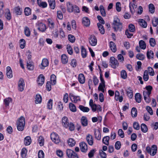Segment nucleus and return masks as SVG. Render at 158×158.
Instances as JSON below:
<instances>
[{"label":"nucleus","mask_w":158,"mask_h":158,"mask_svg":"<svg viewBox=\"0 0 158 158\" xmlns=\"http://www.w3.org/2000/svg\"><path fill=\"white\" fill-rule=\"evenodd\" d=\"M39 158H44V155L43 151L42 150H40L38 153Z\"/></svg>","instance_id":"nucleus-64"},{"label":"nucleus","mask_w":158,"mask_h":158,"mask_svg":"<svg viewBox=\"0 0 158 158\" xmlns=\"http://www.w3.org/2000/svg\"><path fill=\"white\" fill-rule=\"evenodd\" d=\"M68 40L69 41L72 43H73L75 40V38L73 35L69 34L68 35Z\"/></svg>","instance_id":"nucleus-48"},{"label":"nucleus","mask_w":158,"mask_h":158,"mask_svg":"<svg viewBox=\"0 0 158 158\" xmlns=\"http://www.w3.org/2000/svg\"><path fill=\"white\" fill-rule=\"evenodd\" d=\"M49 5L50 8L54 9L55 7V1H48Z\"/></svg>","instance_id":"nucleus-54"},{"label":"nucleus","mask_w":158,"mask_h":158,"mask_svg":"<svg viewBox=\"0 0 158 158\" xmlns=\"http://www.w3.org/2000/svg\"><path fill=\"white\" fill-rule=\"evenodd\" d=\"M89 40L90 44L92 46H95L97 45V40L96 37L94 35H90L89 38Z\"/></svg>","instance_id":"nucleus-6"},{"label":"nucleus","mask_w":158,"mask_h":158,"mask_svg":"<svg viewBox=\"0 0 158 158\" xmlns=\"http://www.w3.org/2000/svg\"><path fill=\"white\" fill-rule=\"evenodd\" d=\"M38 142L40 146H42L44 144V139L42 136H40L39 138Z\"/></svg>","instance_id":"nucleus-58"},{"label":"nucleus","mask_w":158,"mask_h":158,"mask_svg":"<svg viewBox=\"0 0 158 158\" xmlns=\"http://www.w3.org/2000/svg\"><path fill=\"white\" fill-rule=\"evenodd\" d=\"M38 29L40 31L42 32H44L46 30V26L45 25L42 23H40L38 24Z\"/></svg>","instance_id":"nucleus-13"},{"label":"nucleus","mask_w":158,"mask_h":158,"mask_svg":"<svg viewBox=\"0 0 158 158\" xmlns=\"http://www.w3.org/2000/svg\"><path fill=\"white\" fill-rule=\"evenodd\" d=\"M141 129L142 131L144 133L148 131L147 126L144 124H142L141 126Z\"/></svg>","instance_id":"nucleus-49"},{"label":"nucleus","mask_w":158,"mask_h":158,"mask_svg":"<svg viewBox=\"0 0 158 158\" xmlns=\"http://www.w3.org/2000/svg\"><path fill=\"white\" fill-rule=\"evenodd\" d=\"M25 83L23 79L20 78L18 82V89L21 92L24 89Z\"/></svg>","instance_id":"nucleus-7"},{"label":"nucleus","mask_w":158,"mask_h":158,"mask_svg":"<svg viewBox=\"0 0 158 158\" xmlns=\"http://www.w3.org/2000/svg\"><path fill=\"white\" fill-rule=\"evenodd\" d=\"M81 54L82 57L83 58H85L87 56L86 50L83 46L81 47Z\"/></svg>","instance_id":"nucleus-32"},{"label":"nucleus","mask_w":158,"mask_h":158,"mask_svg":"<svg viewBox=\"0 0 158 158\" xmlns=\"http://www.w3.org/2000/svg\"><path fill=\"white\" fill-rule=\"evenodd\" d=\"M78 80L81 84H83L85 82V77L84 75L82 73L79 74L78 76Z\"/></svg>","instance_id":"nucleus-28"},{"label":"nucleus","mask_w":158,"mask_h":158,"mask_svg":"<svg viewBox=\"0 0 158 158\" xmlns=\"http://www.w3.org/2000/svg\"><path fill=\"white\" fill-rule=\"evenodd\" d=\"M110 137L108 136H105L102 139V142L106 145H108L109 144V140Z\"/></svg>","instance_id":"nucleus-30"},{"label":"nucleus","mask_w":158,"mask_h":158,"mask_svg":"<svg viewBox=\"0 0 158 158\" xmlns=\"http://www.w3.org/2000/svg\"><path fill=\"white\" fill-rule=\"evenodd\" d=\"M97 26L101 33L102 34H104L105 31L103 26L101 23H97Z\"/></svg>","instance_id":"nucleus-29"},{"label":"nucleus","mask_w":158,"mask_h":158,"mask_svg":"<svg viewBox=\"0 0 158 158\" xmlns=\"http://www.w3.org/2000/svg\"><path fill=\"white\" fill-rule=\"evenodd\" d=\"M80 146L81 151L85 152L88 150L87 145L85 142H82L80 143Z\"/></svg>","instance_id":"nucleus-8"},{"label":"nucleus","mask_w":158,"mask_h":158,"mask_svg":"<svg viewBox=\"0 0 158 158\" xmlns=\"http://www.w3.org/2000/svg\"><path fill=\"white\" fill-rule=\"evenodd\" d=\"M67 10L69 12H72L73 7L74 5H73L70 2H68L67 4Z\"/></svg>","instance_id":"nucleus-24"},{"label":"nucleus","mask_w":158,"mask_h":158,"mask_svg":"<svg viewBox=\"0 0 158 158\" xmlns=\"http://www.w3.org/2000/svg\"><path fill=\"white\" fill-rule=\"evenodd\" d=\"M73 12L75 14L79 13L80 12L79 8L76 5H74V7H73Z\"/></svg>","instance_id":"nucleus-52"},{"label":"nucleus","mask_w":158,"mask_h":158,"mask_svg":"<svg viewBox=\"0 0 158 158\" xmlns=\"http://www.w3.org/2000/svg\"><path fill=\"white\" fill-rule=\"evenodd\" d=\"M126 91L128 96L130 98H131L133 97V91L130 87H128Z\"/></svg>","instance_id":"nucleus-22"},{"label":"nucleus","mask_w":158,"mask_h":158,"mask_svg":"<svg viewBox=\"0 0 158 158\" xmlns=\"http://www.w3.org/2000/svg\"><path fill=\"white\" fill-rule=\"evenodd\" d=\"M152 154H151V155L152 156H154L155 155L157 151V147L156 145H153L152 146Z\"/></svg>","instance_id":"nucleus-34"},{"label":"nucleus","mask_w":158,"mask_h":158,"mask_svg":"<svg viewBox=\"0 0 158 158\" xmlns=\"http://www.w3.org/2000/svg\"><path fill=\"white\" fill-rule=\"evenodd\" d=\"M35 102L36 104L40 103L41 102L42 98L40 94H36L35 97Z\"/></svg>","instance_id":"nucleus-20"},{"label":"nucleus","mask_w":158,"mask_h":158,"mask_svg":"<svg viewBox=\"0 0 158 158\" xmlns=\"http://www.w3.org/2000/svg\"><path fill=\"white\" fill-rule=\"evenodd\" d=\"M110 65L114 69H115L119 65L117 60L114 57L112 56L110 58Z\"/></svg>","instance_id":"nucleus-5"},{"label":"nucleus","mask_w":158,"mask_h":158,"mask_svg":"<svg viewBox=\"0 0 158 158\" xmlns=\"http://www.w3.org/2000/svg\"><path fill=\"white\" fill-rule=\"evenodd\" d=\"M110 49L113 52H115L117 50L116 45L112 41L110 42Z\"/></svg>","instance_id":"nucleus-21"},{"label":"nucleus","mask_w":158,"mask_h":158,"mask_svg":"<svg viewBox=\"0 0 158 158\" xmlns=\"http://www.w3.org/2000/svg\"><path fill=\"white\" fill-rule=\"evenodd\" d=\"M147 56L148 59L153 58L154 56V53L152 50L148 51L147 53Z\"/></svg>","instance_id":"nucleus-42"},{"label":"nucleus","mask_w":158,"mask_h":158,"mask_svg":"<svg viewBox=\"0 0 158 158\" xmlns=\"http://www.w3.org/2000/svg\"><path fill=\"white\" fill-rule=\"evenodd\" d=\"M51 139L55 144H58L60 141L58 135L54 132L52 133L51 135Z\"/></svg>","instance_id":"nucleus-4"},{"label":"nucleus","mask_w":158,"mask_h":158,"mask_svg":"<svg viewBox=\"0 0 158 158\" xmlns=\"http://www.w3.org/2000/svg\"><path fill=\"white\" fill-rule=\"evenodd\" d=\"M128 28L130 32H134L135 31V26L133 24H130L128 26Z\"/></svg>","instance_id":"nucleus-59"},{"label":"nucleus","mask_w":158,"mask_h":158,"mask_svg":"<svg viewBox=\"0 0 158 158\" xmlns=\"http://www.w3.org/2000/svg\"><path fill=\"white\" fill-rule=\"evenodd\" d=\"M139 23L140 26L144 28H146L147 26V23L143 19H140Z\"/></svg>","instance_id":"nucleus-38"},{"label":"nucleus","mask_w":158,"mask_h":158,"mask_svg":"<svg viewBox=\"0 0 158 158\" xmlns=\"http://www.w3.org/2000/svg\"><path fill=\"white\" fill-rule=\"evenodd\" d=\"M24 12L25 15L28 16L31 14V9L29 7H26L24 9Z\"/></svg>","instance_id":"nucleus-37"},{"label":"nucleus","mask_w":158,"mask_h":158,"mask_svg":"<svg viewBox=\"0 0 158 158\" xmlns=\"http://www.w3.org/2000/svg\"><path fill=\"white\" fill-rule=\"evenodd\" d=\"M81 122L83 126H87L88 124V121L86 118L85 116H82L81 118Z\"/></svg>","instance_id":"nucleus-26"},{"label":"nucleus","mask_w":158,"mask_h":158,"mask_svg":"<svg viewBox=\"0 0 158 158\" xmlns=\"http://www.w3.org/2000/svg\"><path fill=\"white\" fill-rule=\"evenodd\" d=\"M94 135L95 139L98 140H100L101 139V134L99 130H94Z\"/></svg>","instance_id":"nucleus-18"},{"label":"nucleus","mask_w":158,"mask_h":158,"mask_svg":"<svg viewBox=\"0 0 158 158\" xmlns=\"http://www.w3.org/2000/svg\"><path fill=\"white\" fill-rule=\"evenodd\" d=\"M49 64L48 60L46 58H44L43 59L41 63V67L40 68L41 69H44V68L48 66Z\"/></svg>","instance_id":"nucleus-15"},{"label":"nucleus","mask_w":158,"mask_h":158,"mask_svg":"<svg viewBox=\"0 0 158 158\" xmlns=\"http://www.w3.org/2000/svg\"><path fill=\"white\" fill-rule=\"evenodd\" d=\"M121 143L119 141H117L115 145V148L117 150H119L121 148Z\"/></svg>","instance_id":"nucleus-63"},{"label":"nucleus","mask_w":158,"mask_h":158,"mask_svg":"<svg viewBox=\"0 0 158 158\" xmlns=\"http://www.w3.org/2000/svg\"><path fill=\"white\" fill-rule=\"evenodd\" d=\"M24 32L25 35L29 37L30 35V31L29 28L27 27H26L24 28Z\"/></svg>","instance_id":"nucleus-50"},{"label":"nucleus","mask_w":158,"mask_h":158,"mask_svg":"<svg viewBox=\"0 0 158 158\" xmlns=\"http://www.w3.org/2000/svg\"><path fill=\"white\" fill-rule=\"evenodd\" d=\"M5 17L7 19L10 20L11 19V15L10 10L8 9L6 10L5 12Z\"/></svg>","instance_id":"nucleus-27"},{"label":"nucleus","mask_w":158,"mask_h":158,"mask_svg":"<svg viewBox=\"0 0 158 158\" xmlns=\"http://www.w3.org/2000/svg\"><path fill=\"white\" fill-rule=\"evenodd\" d=\"M48 22L49 27L53 29L54 27V24L52 20L50 19H48Z\"/></svg>","instance_id":"nucleus-46"},{"label":"nucleus","mask_w":158,"mask_h":158,"mask_svg":"<svg viewBox=\"0 0 158 158\" xmlns=\"http://www.w3.org/2000/svg\"><path fill=\"white\" fill-rule=\"evenodd\" d=\"M67 49L68 53L70 55H72L73 53V50L71 46L69 44L67 45Z\"/></svg>","instance_id":"nucleus-61"},{"label":"nucleus","mask_w":158,"mask_h":158,"mask_svg":"<svg viewBox=\"0 0 158 158\" xmlns=\"http://www.w3.org/2000/svg\"><path fill=\"white\" fill-rule=\"evenodd\" d=\"M27 67L28 69L30 70H33L34 68L33 63L30 61V60L27 61Z\"/></svg>","instance_id":"nucleus-25"},{"label":"nucleus","mask_w":158,"mask_h":158,"mask_svg":"<svg viewBox=\"0 0 158 158\" xmlns=\"http://www.w3.org/2000/svg\"><path fill=\"white\" fill-rule=\"evenodd\" d=\"M62 124L63 127L65 128L69 127V122L68 118L66 117H64L62 119Z\"/></svg>","instance_id":"nucleus-11"},{"label":"nucleus","mask_w":158,"mask_h":158,"mask_svg":"<svg viewBox=\"0 0 158 158\" xmlns=\"http://www.w3.org/2000/svg\"><path fill=\"white\" fill-rule=\"evenodd\" d=\"M100 10L102 16L103 17H105L106 16V13L103 6L101 5L100 6Z\"/></svg>","instance_id":"nucleus-47"},{"label":"nucleus","mask_w":158,"mask_h":158,"mask_svg":"<svg viewBox=\"0 0 158 158\" xmlns=\"http://www.w3.org/2000/svg\"><path fill=\"white\" fill-rule=\"evenodd\" d=\"M135 98L136 102L139 103L141 102L142 96L140 93H136L135 95Z\"/></svg>","instance_id":"nucleus-23"},{"label":"nucleus","mask_w":158,"mask_h":158,"mask_svg":"<svg viewBox=\"0 0 158 158\" xmlns=\"http://www.w3.org/2000/svg\"><path fill=\"white\" fill-rule=\"evenodd\" d=\"M149 79L148 72L147 70L145 71L143 74V79L145 81H147Z\"/></svg>","instance_id":"nucleus-51"},{"label":"nucleus","mask_w":158,"mask_h":158,"mask_svg":"<svg viewBox=\"0 0 158 158\" xmlns=\"http://www.w3.org/2000/svg\"><path fill=\"white\" fill-rule=\"evenodd\" d=\"M44 77L43 74H40L38 78L37 82L38 85L42 86L44 83Z\"/></svg>","instance_id":"nucleus-10"},{"label":"nucleus","mask_w":158,"mask_h":158,"mask_svg":"<svg viewBox=\"0 0 158 158\" xmlns=\"http://www.w3.org/2000/svg\"><path fill=\"white\" fill-rule=\"evenodd\" d=\"M51 81L52 85H55L56 83V77L54 74H52L51 76Z\"/></svg>","instance_id":"nucleus-43"},{"label":"nucleus","mask_w":158,"mask_h":158,"mask_svg":"<svg viewBox=\"0 0 158 158\" xmlns=\"http://www.w3.org/2000/svg\"><path fill=\"white\" fill-rule=\"evenodd\" d=\"M37 3L40 7L43 8L46 7L47 5L46 2H41V1H37Z\"/></svg>","instance_id":"nucleus-39"},{"label":"nucleus","mask_w":158,"mask_h":158,"mask_svg":"<svg viewBox=\"0 0 158 158\" xmlns=\"http://www.w3.org/2000/svg\"><path fill=\"white\" fill-rule=\"evenodd\" d=\"M14 10L15 12L17 15H21L22 14V9L19 7L17 6L15 7Z\"/></svg>","instance_id":"nucleus-40"},{"label":"nucleus","mask_w":158,"mask_h":158,"mask_svg":"<svg viewBox=\"0 0 158 158\" xmlns=\"http://www.w3.org/2000/svg\"><path fill=\"white\" fill-rule=\"evenodd\" d=\"M83 24L86 27L89 26L90 24V21L88 18L86 17L83 18L82 19Z\"/></svg>","instance_id":"nucleus-17"},{"label":"nucleus","mask_w":158,"mask_h":158,"mask_svg":"<svg viewBox=\"0 0 158 158\" xmlns=\"http://www.w3.org/2000/svg\"><path fill=\"white\" fill-rule=\"evenodd\" d=\"M6 74L7 77L9 78H11L13 77L12 71L10 66H7L6 67Z\"/></svg>","instance_id":"nucleus-14"},{"label":"nucleus","mask_w":158,"mask_h":158,"mask_svg":"<svg viewBox=\"0 0 158 158\" xmlns=\"http://www.w3.org/2000/svg\"><path fill=\"white\" fill-rule=\"evenodd\" d=\"M135 1H133L132 2H131L129 4V7L132 14H133L134 12V9H136L137 7V5L135 3Z\"/></svg>","instance_id":"nucleus-16"},{"label":"nucleus","mask_w":158,"mask_h":158,"mask_svg":"<svg viewBox=\"0 0 158 158\" xmlns=\"http://www.w3.org/2000/svg\"><path fill=\"white\" fill-rule=\"evenodd\" d=\"M61 59L62 63L64 64H66L68 61V59L67 56L65 54H63L61 56Z\"/></svg>","instance_id":"nucleus-33"},{"label":"nucleus","mask_w":158,"mask_h":158,"mask_svg":"<svg viewBox=\"0 0 158 158\" xmlns=\"http://www.w3.org/2000/svg\"><path fill=\"white\" fill-rule=\"evenodd\" d=\"M69 96L71 100L74 103H77L78 101H81V98L79 96H75L72 94H70Z\"/></svg>","instance_id":"nucleus-9"},{"label":"nucleus","mask_w":158,"mask_h":158,"mask_svg":"<svg viewBox=\"0 0 158 158\" xmlns=\"http://www.w3.org/2000/svg\"><path fill=\"white\" fill-rule=\"evenodd\" d=\"M148 71L149 74L150 76H153L154 75V72L152 68L149 67L148 68Z\"/></svg>","instance_id":"nucleus-60"},{"label":"nucleus","mask_w":158,"mask_h":158,"mask_svg":"<svg viewBox=\"0 0 158 158\" xmlns=\"http://www.w3.org/2000/svg\"><path fill=\"white\" fill-rule=\"evenodd\" d=\"M69 107L70 110L73 112H75L77 110L76 107L75 105L72 103H70L69 104Z\"/></svg>","instance_id":"nucleus-36"},{"label":"nucleus","mask_w":158,"mask_h":158,"mask_svg":"<svg viewBox=\"0 0 158 158\" xmlns=\"http://www.w3.org/2000/svg\"><path fill=\"white\" fill-rule=\"evenodd\" d=\"M113 28L115 31L118 30L121 31L122 26V23L120 22L119 19L117 18H114L113 22Z\"/></svg>","instance_id":"nucleus-2"},{"label":"nucleus","mask_w":158,"mask_h":158,"mask_svg":"<svg viewBox=\"0 0 158 158\" xmlns=\"http://www.w3.org/2000/svg\"><path fill=\"white\" fill-rule=\"evenodd\" d=\"M137 110L135 108L133 107L131 109V115L133 117H135L137 115Z\"/></svg>","instance_id":"nucleus-45"},{"label":"nucleus","mask_w":158,"mask_h":158,"mask_svg":"<svg viewBox=\"0 0 158 158\" xmlns=\"http://www.w3.org/2000/svg\"><path fill=\"white\" fill-rule=\"evenodd\" d=\"M121 77L123 79H125L127 78V73L125 70H123L121 71Z\"/></svg>","instance_id":"nucleus-56"},{"label":"nucleus","mask_w":158,"mask_h":158,"mask_svg":"<svg viewBox=\"0 0 158 158\" xmlns=\"http://www.w3.org/2000/svg\"><path fill=\"white\" fill-rule=\"evenodd\" d=\"M152 24L153 26L154 27L157 26L158 24V18H154L152 20Z\"/></svg>","instance_id":"nucleus-62"},{"label":"nucleus","mask_w":158,"mask_h":158,"mask_svg":"<svg viewBox=\"0 0 158 158\" xmlns=\"http://www.w3.org/2000/svg\"><path fill=\"white\" fill-rule=\"evenodd\" d=\"M12 98H5L4 100V102L5 104V106H8L9 105V103L11 102Z\"/></svg>","instance_id":"nucleus-44"},{"label":"nucleus","mask_w":158,"mask_h":158,"mask_svg":"<svg viewBox=\"0 0 158 158\" xmlns=\"http://www.w3.org/2000/svg\"><path fill=\"white\" fill-rule=\"evenodd\" d=\"M68 143L69 145L71 147L74 146L76 142L73 139H69L68 141Z\"/></svg>","instance_id":"nucleus-41"},{"label":"nucleus","mask_w":158,"mask_h":158,"mask_svg":"<svg viewBox=\"0 0 158 158\" xmlns=\"http://www.w3.org/2000/svg\"><path fill=\"white\" fill-rule=\"evenodd\" d=\"M79 108L81 111L84 112H87L89 110V109L88 107H85L82 105H80Z\"/></svg>","instance_id":"nucleus-31"},{"label":"nucleus","mask_w":158,"mask_h":158,"mask_svg":"<svg viewBox=\"0 0 158 158\" xmlns=\"http://www.w3.org/2000/svg\"><path fill=\"white\" fill-rule=\"evenodd\" d=\"M20 46L21 48L23 49L24 48L25 45V41L23 39H22L20 40Z\"/></svg>","instance_id":"nucleus-55"},{"label":"nucleus","mask_w":158,"mask_h":158,"mask_svg":"<svg viewBox=\"0 0 158 158\" xmlns=\"http://www.w3.org/2000/svg\"><path fill=\"white\" fill-rule=\"evenodd\" d=\"M24 144L26 146L30 145L31 142V140L30 136H27L25 138L24 140Z\"/></svg>","instance_id":"nucleus-19"},{"label":"nucleus","mask_w":158,"mask_h":158,"mask_svg":"<svg viewBox=\"0 0 158 158\" xmlns=\"http://www.w3.org/2000/svg\"><path fill=\"white\" fill-rule=\"evenodd\" d=\"M27 150L25 148H23L21 150V154L23 158H25L27 154Z\"/></svg>","instance_id":"nucleus-53"},{"label":"nucleus","mask_w":158,"mask_h":158,"mask_svg":"<svg viewBox=\"0 0 158 158\" xmlns=\"http://www.w3.org/2000/svg\"><path fill=\"white\" fill-rule=\"evenodd\" d=\"M149 11L151 13H153L155 11V7L152 4H150L149 5Z\"/></svg>","instance_id":"nucleus-57"},{"label":"nucleus","mask_w":158,"mask_h":158,"mask_svg":"<svg viewBox=\"0 0 158 158\" xmlns=\"http://www.w3.org/2000/svg\"><path fill=\"white\" fill-rule=\"evenodd\" d=\"M86 140L88 144L90 146L93 145L94 143L93 139L92 136L89 134L87 135L86 137Z\"/></svg>","instance_id":"nucleus-12"},{"label":"nucleus","mask_w":158,"mask_h":158,"mask_svg":"<svg viewBox=\"0 0 158 158\" xmlns=\"http://www.w3.org/2000/svg\"><path fill=\"white\" fill-rule=\"evenodd\" d=\"M25 125V118L23 117H21L16 123L17 127L19 131H23Z\"/></svg>","instance_id":"nucleus-1"},{"label":"nucleus","mask_w":158,"mask_h":158,"mask_svg":"<svg viewBox=\"0 0 158 158\" xmlns=\"http://www.w3.org/2000/svg\"><path fill=\"white\" fill-rule=\"evenodd\" d=\"M139 45L140 48L143 49H145L146 48V44L144 41L143 40L139 41Z\"/></svg>","instance_id":"nucleus-35"},{"label":"nucleus","mask_w":158,"mask_h":158,"mask_svg":"<svg viewBox=\"0 0 158 158\" xmlns=\"http://www.w3.org/2000/svg\"><path fill=\"white\" fill-rule=\"evenodd\" d=\"M66 154L69 158H78L77 154L70 149H68L66 150Z\"/></svg>","instance_id":"nucleus-3"}]
</instances>
